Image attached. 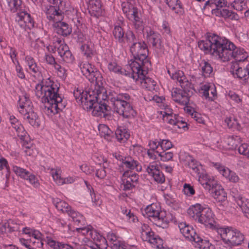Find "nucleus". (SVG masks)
Here are the masks:
<instances>
[{
	"label": "nucleus",
	"instance_id": "f257e3e1",
	"mask_svg": "<svg viewBox=\"0 0 249 249\" xmlns=\"http://www.w3.org/2000/svg\"><path fill=\"white\" fill-rule=\"evenodd\" d=\"M198 46L201 50L210 53L223 62L235 58L241 54L233 43L215 34L208 36L205 41H199Z\"/></svg>",
	"mask_w": 249,
	"mask_h": 249
},
{
	"label": "nucleus",
	"instance_id": "f03ea898",
	"mask_svg": "<svg viewBox=\"0 0 249 249\" xmlns=\"http://www.w3.org/2000/svg\"><path fill=\"white\" fill-rule=\"evenodd\" d=\"M59 88L56 85L44 86L37 84L36 86V94L38 98L42 95L41 101L45 104L44 112L48 115L62 111L66 107V101L58 93Z\"/></svg>",
	"mask_w": 249,
	"mask_h": 249
},
{
	"label": "nucleus",
	"instance_id": "7ed1b4c3",
	"mask_svg": "<svg viewBox=\"0 0 249 249\" xmlns=\"http://www.w3.org/2000/svg\"><path fill=\"white\" fill-rule=\"evenodd\" d=\"M73 94L77 102L84 110L90 111L92 109V114L93 116L106 117L107 115L106 112L110 107L106 103L102 101H96L94 97L88 95L87 91L77 88L73 91Z\"/></svg>",
	"mask_w": 249,
	"mask_h": 249
},
{
	"label": "nucleus",
	"instance_id": "20e7f679",
	"mask_svg": "<svg viewBox=\"0 0 249 249\" xmlns=\"http://www.w3.org/2000/svg\"><path fill=\"white\" fill-rule=\"evenodd\" d=\"M130 51L133 56L134 60L130 64V67L133 72V77L134 78V74L138 77L143 76V71L142 66L148 61L147 58L148 56V50L146 43L142 40H139L136 43L130 46Z\"/></svg>",
	"mask_w": 249,
	"mask_h": 249
},
{
	"label": "nucleus",
	"instance_id": "39448f33",
	"mask_svg": "<svg viewBox=\"0 0 249 249\" xmlns=\"http://www.w3.org/2000/svg\"><path fill=\"white\" fill-rule=\"evenodd\" d=\"M76 231L86 235L82 239L86 245L91 249H107V241L106 238L100 235L96 230L90 229L89 227H77Z\"/></svg>",
	"mask_w": 249,
	"mask_h": 249
},
{
	"label": "nucleus",
	"instance_id": "423d86ee",
	"mask_svg": "<svg viewBox=\"0 0 249 249\" xmlns=\"http://www.w3.org/2000/svg\"><path fill=\"white\" fill-rule=\"evenodd\" d=\"M187 213L194 220L204 225H211L214 221L212 211L200 204L197 203L190 207L187 210Z\"/></svg>",
	"mask_w": 249,
	"mask_h": 249
},
{
	"label": "nucleus",
	"instance_id": "0eeeda50",
	"mask_svg": "<svg viewBox=\"0 0 249 249\" xmlns=\"http://www.w3.org/2000/svg\"><path fill=\"white\" fill-rule=\"evenodd\" d=\"M227 2L226 0H208L204 5L203 9L210 6L213 15L224 18L237 20L238 16L235 13L227 8Z\"/></svg>",
	"mask_w": 249,
	"mask_h": 249
},
{
	"label": "nucleus",
	"instance_id": "6e6552de",
	"mask_svg": "<svg viewBox=\"0 0 249 249\" xmlns=\"http://www.w3.org/2000/svg\"><path fill=\"white\" fill-rule=\"evenodd\" d=\"M19 112L24 115V119L33 126L38 127L40 125L39 119L32 108L31 103L26 95L20 97L18 100Z\"/></svg>",
	"mask_w": 249,
	"mask_h": 249
},
{
	"label": "nucleus",
	"instance_id": "1a4fd4ad",
	"mask_svg": "<svg viewBox=\"0 0 249 249\" xmlns=\"http://www.w3.org/2000/svg\"><path fill=\"white\" fill-rule=\"evenodd\" d=\"M217 232L225 243L231 246L241 245L244 240V234L232 227L220 228L217 229Z\"/></svg>",
	"mask_w": 249,
	"mask_h": 249
},
{
	"label": "nucleus",
	"instance_id": "9d476101",
	"mask_svg": "<svg viewBox=\"0 0 249 249\" xmlns=\"http://www.w3.org/2000/svg\"><path fill=\"white\" fill-rule=\"evenodd\" d=\"M199 177V181L204 188L208 190L212 196L218 202H224L226 201L227 193L220 185L217 184L213 179L208 178L207 176H203L202 178L200 176Z\"/></svg>",
	"mask_w": 249,
	"mask_h": 249
},
{
	"label": "nucleus",
	"instance_id": "9b49d317",
	"mask_svg": "<svg viewBox=\"0 0 249 249\" xmlns=\"http://www.w3.org/2000/svg\"><path fill=\"white\" fill-rule=\"evenodd\" d=\"M142 214L145 217L149 218V220L157 226L163 229L167 227L169 220L164 212L155 210L150 205L146 208Z\"/></svg>",
	"mask_w": 249,
	"mask_h": 249
},
{
	"label": "nucleus",
	"instance_id": "f8f14e48",
	"mask_svg": "<svg viewBox=\"0 0 249 249\" xmlns=\"http://www.w3.org/2000/svg\"><path fill=\"white\" fill-rule=\"evenodd\" d=\"M53 5L47 7L46 9L47 18L53 22L62 20L64 18L63 6L61 0H53Z\"/></svg>",
	"mask_w": 249,
	"mask_h": 249
},
{
	"label": "nucleus",
	"instance_id": "ddd939ff",
	"mask_svg": "<svg viewBox=\"0 0 249 249\" xmlns=\"http://www.w3.org/2000/svg\"><path fill=\"white\" fill-rule=\"evenodd\" d=\"M81 71L84 75L90 82L96 83L100 81L101 78L99 71L93 65L89 63H85L81 65Z\"/></svg>",
	"mask_w": 249,
	"mask_h": 249
},
{
	"label": "nucleus",
	"instance_id": "4468645a",
	"mask_svg": "<svg viewBox=\"0 0 249 249\" xmlns=\"http://www.w3.org/2000/svg\"><path fill=\"white\" fill-rule=\"evenodd\" d=\"M147 227L148 226L145 224L142 227L141 237L142 240L155 245L158 249L162 247L163 240L158 235H155L153 231H146L144 229V228L146 229Z\"/></svg>",
	"mask_w": 249,
	"mask_h": 249
},
{
	"label": "nucleus",
	"instance_id": "2eb2a0df",
	"mask_svg": "<svg viewBox=\"0 0 249 249\" xmlns=\"http://www.w3.org/2000/svg\"><path fill=\"white\" fill-rule=\"evenodd\" d=\"M122 183L124 186V190L125 191L130 190L135 187L134 183H137L138 181L139 177L137 174H132L129 171L124 172L123 174Z\"/></svg>",
	"mask_w": 249,
	"mask_h": 249
},
{
	"label": "nucleus",
	"instance_id": "dca6fc26",
	"mask_svg": "<svg viewBox=\"0 0 249 249\" xmlns=\"http://www.w3.org/2000/svg\"><path fill=\"white\" fill-rule=\"evenodd\" d=\"M13 171L17 176L25 179L28 180L29 182L35 187L39 186V183L36 176L31 174L26 169L17 166H14L13 167Z\"/></svg>",
	"mask_w": 249,
	"mask_h": 249
},
{
	"label": "nucleus",
	"instance_id": "f3484780",
	"mask_svg": "<svg viewBox=\"0 0 249 249\" xmlns=\"http://www.w3.org/2000/svg\"><path fill=\"white\" fill-rule=\"evenodd\" d=\"M115 111L120 115L125 118H134L136 115V112L133 109L131 103L124 104H117L114 106Z\"/></svg>",
	"mask_w": 249,
	"mask_h": 249
},
{
	"label": "nucleus",
	"instance_id": "a211bd4d",
	"mask_svg": "<svg viewBox=\"0 0 249 249\" xmlns=\"http://www.w3.org/2000/svg\"><path fill=\"white\" fill-rule=\"evenodd\" d=\"M146 37L148 40L152 43V46L159 49H163L164 46L161 41L160 35L151 29L146 30Z\"/></svg>",
	"mask_w": 249,
	"mask_h": 249
},
{
	"label": "nucleus",
	"instance_id": "6ab92c4d",
	"mask_svg": "<svg viewBox=\"0 0 249 249\" xmlns=\"http://www.w3.org/2000/svg\"><path fill=\"white\" fill-rule=\"evenodd\" d=\"M191 85L189 82L181 85V89H179L178 96L180 99V105L187 106L192 92L191 91Z\"/></svg>",
	"mask_w": 249,
	"mask_h": 249
},
{
	"label": "nucleus",
	"instance_id": "aec40b11",
	"mask_svg": "<svg viewBox=\"0 0 249 249\" xmlns=\"http://www.w3.org/2000/svg\"><path fill=\"white\" fill-rule=\"evenodd\" d=\"M235 201L241 208L245 216L249 219V200L240 194H235L233 196Z\"/></svg>",
	"mask_w": 249,
	"mask_h": 249
},
{
	"label": "nucleus",
	"instance_id": "412c9836",
	"mask_svg": "<svg viewBox=\"0 0 249 249\" xmlns=\"http://www.w3.org/2000/svg\"><path fill=\"white\" fill-rule=\"evenodd\" d=\"M146 171L158 183H162L165 181L164 176L158 167L154 165H150L147 167Z\"/></svg>",
	"mask_w": 249,
	"mask_h": 249
},
{
	"label": "nucleus",
	"instance_id": "4be33fe9",
	"mask_svg": "<svg viewBox=\"0 0 249 249\" xmlns=\"http://www.w3.org/2000/svg\"><path fill=\"white\" fill-rule=\"evenodd\" d=\"M53 24L54 31L58 34L64 36H67L71 33V28L66 22H62L61 20L56 21Z\"/></svg>",
	"mask_w": 249,
	"mask_h": 249
},
{
	"label": "nucleus",
	"instance_id": "5701e85b",
	"mask_svg": "<svg viewBox=\"0 0 249 249\" xmlns=\"http://www.w3.org/2000/svg\"><path fill=\"white\" fill-rule=\"evenodd\" d=\"M123 167L125 168L131 173V171L136 169L137 171H141L142 170V166L139 165V162L134 160L131 157H125L123 160Z\"/></svg>",
	"mask_w": 249,
	"mask_h": 249
},
{
	"label": "nucleus",
	"instance_id": "b1692460",
	"mask_svg": "<svg viewBox=\"0 0 249 249\" xmlns=\"http://www.w3.org/2000/svg\"><path fill=\"white\" fill-rule=\"evenodd\" d=\"M132 101L130 96L128 93H121L116 97H111L110 102L113 106H117V104H124L131 103Z\"/></svg>",
	"mask_w": 249,
	"mask_h": 249
},
{
	"label": "nucleus",
	"instance_id": "393cba45",
	"mask_svg": "<svg viewBox=\"0 0 249 249\" xmlns=\"http://www.w3.org/2000/svg\"><path fill=\"white\" fill-rule=\"evenodd\" d=\"M17 17L18 18V20L19 21H23L25 24V26L28 28H31L34 26L33 19L31 18V15L27 12L18 13Z\"/></svg>",
	"mask_w": 249,
	"mask_h": 249
},
{
	"label": "nucleus",
	"instance_id": "a878e982",
	"mask_svg": "<svg viewBox=\"0 0 249 249\" xmlns=\"http://www.w3.org/2000/svg\"><path fill=\"white\" fill-rule=\"evenodd\" d=\"M202 96L206 99L211 101L213 100L216 95V91L215 89H211L209 85H204L201 87Z\"/></svg>",
	"mask_w": 249,
	"mask_h": 249
},
{
	"label": "nucleus",
	"instance_id": "bb28decb",
	"mask_svg": "<svg viewBox=\"0 0 249 249\" xmlns=\"http://www.w3.org/2000/svg\"><path fill=\"white\" fill-rule=\"evenodd\" d=\"M117 140L120 142H124L130 137V133L128 129L124 127L118 128L115 133Z\"/></svg>",
	"mask_w": 249,
	"mask_h": 249
},
{
	"label": "nucleus",
	"instance_id": "cd10ccee",
	"mask_svg": "<svg viewBox=\"0 0 249 249\" xmlns=\"http://www.w3.org/2000/svg\"><path fill=\"white\" fill-rule=\"evenodd\" d=\"M58 171L56 170L54 172L52 173L53 180L58 185H61L64 184L71 183L74 182V179L71 177H68L66 178H62L59 175Z\"/></svg>",
	"mask_w": 249,
	"mask_h": 249
},
{
	"label": "nucleus",
	"instance_id": "c85d7f7f",
	"mask_svg": "<svg viewBox=\"0 0 249 249\" xmlns=\"http://www.w3.org/2000/svg\"><path fill=\"white\" fill-rule=\"evenodd\" d=\"M53 203L58 211H62L63 213H68L71 208L67 203L58 198L53 199Z\"/></svg>",
	"mask_w": 249,
	"mask_h": 249
},
{
	"label": "nucleus",
	"instance_id": "c756f323",
	"mask_svg": "<svg viewBox=\"0 0 249 249\" xmlns=\"http://www.w3.org/2000/svg\"><path fill=\"white\" fill-rule=\"evenodd\" d=\"M68 214L72 218V220L77 226H80V225H84V220L83 216L78 212L71 208Z\"/></svg>",
	"mask_w": 249,
	"mask_h": 249
},
{
	"label": "nucleus",
	"instance_id": "7c9ffc66",
	"mask_svg": "<svg viewBox=\"0 0 249 249\" xmlns=\"http://www.w3.org/2000/svg\"><path fill=\"white\" fill-rule=\"evenodd\" d=\"M200 65L201 67L202 74L203 76L208 77L213 75V69L209 62L203 60Z\"/></svg>",
	"mask_w": 249,
	"mask_h": 249
},
{
	"label": "nucleus",
	"instance_id": "2f4dec72",
	"mask_svg": "<svg viewBox=\"0 0 249 249\" xmlns=\"http://www.w3.org/2000/svg\"><path fill=\"white\" fill-rule=\"evenodd\" d=\"M178 114H174L173 112H164L163 115V120L165 122L176 126Z\"/></svg>",
	"mask_w": 249,
	"mask_h": 249
},
{
	"label": "nucleus",
	"instance_id": "473e14b6",
	"mask_svg": "<svg viewBox=\"0 0 249 249\" xmlns=\"http://www.w3.org/2000/svg\"><path fill=\"white\" fill-rule=\"evenodd\" d=\"M166 4L172 10L175 11L176 14L181 13L182 7L179 0H165Z\"/></svg>",
	"mask_w": 249,
	"mask_h": 249
},
{
	"label": "nucleus",
	"instance_id": "72a5a7b5",
	"mask_svg": "<svg viewBox=\"0 0 249 249\" xmlns=\"http://www.w3.org/2000/svg\"><path fill=\"white\" fill-rule=\"evenodd\" d=\"M142 86L147 90L152 91L155 89L156 82L152 78L144 76L142 82Z\"/></svg>",
	"mask_w": 249,
	"mask_h": 249
},
{
	"label": "nucleus",
	"instance_id": "f704fd0d",
	"mask_svg": "<svg viewBox=\"0 0 249 249\" xmlns=\"http://www.w3.org/2000/svg\"><path fill=\"white\" fill-rule=\"evenodd\" d=\"M88 94L89 95H90V96L94 97V99L96 101L98 102L102 101L103 102L106 103V100L107 98V94H105L104 92H102V91L99 89L92 91V94H91L90 92H88Z\"/></svg>",
	"mask_w": 249,
	"mask_h": 249
},
{
	"label": "nucleus",
	"instance_id": "c9c22d12",
	"mask_svg": "<svg viewBox=\"0 0 249 249\" xmlns=\"http://www.w3.org/2000/svg\"><path fill=\"white\" fill-rule=\"evenodd\" d=\"M10 10L12 13H15L21 9V0H6Z\"/></svg>",
	"mask_w": 249,
	"mask_h": 249
},
{
	"label": "nucleus",
	"instance_id": "e433bc0d",
	"mask_svg": "<svg viewBox=\"0 0 249 249\" xmlns=\"http://www.w3.org/2000/svg\"><path fill=\"white\" fill-rule=\"evenodd\" d=\"M25 61L27 64L29 69L35 74L39 71V69L37 66L34 59L31 56L27 55L25 57Z\"/></svg>",
	"mask_w": 249,
	"mask_h": 249
},
{
	"label": "nucleus",
	"instance_id": "4c0bfd02",
	"mask_svg": "<svg viewBox=\"0 0 249 249\" xmlns=\"http://www.w3.org/2000/svg\"><path fill=\"white\" fill-rule=\"evenodd\" d=\"M15 130L17 133L18 136L20 138V139L25 142L28 143L30 140L29 135L25 131L23 125H21L19 127V128L17 127V129H15Z\"/></svg>",
	"mask_w": 249,
	"mask_h": 249
},
{
	"label": "nucleus",
	"instance_id": "58836bf2",
	"mask_svg": "<svg viewBox=\"0 0 249 249\" xmlns=\"http://www.w3.org/2000/svg\"><path fill=\"white\" fill-rule=\"evenodd\" d=\"M113 34L114 37L118 39V41L120 43H122L124 41V32L123 28L120 26H115Z\"/></svg>",
	"mask_w": 249,
	"mask_h": 249
},
{
	"label": "nucleus",
	"instance_id": "ea45409f",
	"mask_svg": "<svg viewBox=\"0 0 249 249\" xmlns=\"http://www.w3.org/2000/svg\"><path fill=\"white\" fill-rule=\"evenodd\" d=\"M235 77L240 79L244 78L245 80L247 79L249 77V64L245 68H241L238 70V72L235 73Z\"/></svg>",
	"mask_w": 249,
	"mask_h": 249
},
{
	"label": "nucleus",
	"instance_id": "a19ab883",
	"mask_svg": "<svg viewBox=\"0 0 249 249\" xmlns=\"http://www.w3.org/2000/svg\"><path fill=\"white\" fill-rule=\"evenodd\" d=\"M246 0H234L232 7L237 11H242L247 8Z\"/></svg>",
	"mask_w": 249,
	"mask_h": 249
},
{
	"label": "nucleus",
	"instance_id": "79ce46f5",
	"mask_svg": "<svg viewBox=\"0 0 249 249\" xmlns=\"http://www.w3.org/2000/svg\"><path fill=\"white\" fill-rule=\"evenodd\" d=\"M171 78L174 80H177L180 83V85L185 84L188 82V81H184L185 77L184 76V73L182 71H178L175 72L174 73H172Z\"/></svg>",
	"mask_w": 249,
	"mask_h": 249
},
{
	"label": "nucleus",
	"instance_id": "37998d69",
	"mask_svg": "<svg viewBox=\"0 0 249 249\" xmlns=\"http://www.w3.org/2000/svg\"><path fill=\"white\" fill-rule=\"evenodd\" d=\"M225 122L229 128H235L238 130L240 129V124L238 123L236 119H232L231 117L227 118L225 120Z\"/></svg>",
	"mask_w": 249,
	"mask_h": 249
},
{
	"label": "nucleus",
	"instance_id": "c03bdc74",
	"mask_svg": "<svg viewBox=\"0 0 249 249\" xmlns=\"http://www.w3.org/2000/svg\"><path fill=\"white\" fill-rule=\"evenodd\" d=\"M188 166L191 168L195 173L197 175H199L200 170L202 169V167L194 159H191L190 161L188 163Z\"/></svg>",
	"mask_w": 249,
	"mask_h": 249
},
{
	"label": "nucleus",
	"instance_id": "a18cd8bd",
	"mask_svg": "<svg viewBox=\"0 0 249 249\" xmlns=\"http://www.w3.org/2000/svg\"><path fill=\"white\" fill-rule=\"evenodd\" d=\"M44 241L53 249H60L61 247L64 245V243L56 242L55 240L49 237H47L46 239Z\"/></svg>",
	"mask_w": 249,
	"mask_h": 249
},
{
	"label": "nucleus",
	"instance_id": "49530a36",
	"mask_svg": "<svg viewBox=\"0 0 249 249\" xmlns=\"http://www.w3.org/2000/svg\"><path fill=\"white\" fill-rule=\"evenodd\" d=\"M166 203L174 209L178 207V203L176 199L169 194H165L164 196Z\"/></svg>",
	"mask_w": 249,
	"mask_h": 249
},
{
	"label": "nucleus",
	"instance_id": "de8ad7c7",
	"mask_svg": "<svg viewBox=\"0 0 249 249\" xmlns=\"http://www.w3.org/2000/svg\"><path fill=\"white\" fill-rule=\"evenodd\" d=\"M239 139L238 136H231L228 138L227 142L229 149H235L238 146Z\"/></svg>",
	"mask_w": 249,
	"mask_h": 249
},
{
	"label": "nucleus",
	"instance_id": "09e8293b",
	"mask_svg": "<svg viewBox=\"0 0 249 249\" xmlns=\"http://www.w3.org/2000/svg\"><path fill=\"white\" fill-rule=\"evenodd\" d=\"M125 37L127 42L131 44L136 43L140 40V39L135 36L133 32L131 31H128L126 33Z\"/></svg>",
	"mask_w": 249,
	"mask_h": 249
},
{
	"label": "nucleus",
	"instance_id": "8fccbe9b",
	"mask_svg": "<svg viewBox=\"0 0 249 249\" xmlns=\"http://www.w3.org/2000/svg\"><path fill=\"white\" fill-rule=\"evenodd\" d=\"M155 152L160 157V160L163 161H169L172 160L173 157V153L171 152H165L164 151L162 152H159L156 151Z\"/></svg>",
	"mask_w": 249,
	"mask_h": 249
},
{
	"label": "nucleus",
	"instance_id": "3c124183",
	"mask_svg": "<svg viewBox=\"0 0 249 249\" xmlns=\"http://www.w3.org/2000/svg\"><path fill=\"white\" fill-rule=\"evenodd\" d=\"M80 49L84 55L86 56L88 58L91 57L93 55V51L89 45H82L80 47Z\"/></svg>",
	"mask_w": 249,
	"mask_h": 249
},
{
	"label": "nucleus",
	"instance_id": "603ef678",
	"mask_svg": "<svg viewBox=\"0 0 249 249\" xmlns=\"http://www.w3.org/2000/svg\"><path fill=\"white\" fill-rule=\"evenodd\" d=\"M238 151L240 154L249 158V145L248 144L243 143L240 145L238 148Z\"/></svg>",
	"mask_w": 249,
	"mask_h": 249
},
{
	"label": "nucleus",
	"instance_id": "864d4df0",
	"mask_svg": "<svg viewBox=\"0 0 249 249\" xmlns=\"http://www.w3.org/2000/svg\"><path fill=\"white\" fill-rule=\"evenodd\" d=\"M60 57L63 61L66 63H71L74 60V57L70 50L63 53Z\"/></svg>",
	"mask_w": 249,
	"mask_h": 249
},
{
	"label": "nucleus",
	"instance_id": "5fc2aeb1",
	"mask_svg": "<svg viewBox=\"0 0 249 249\" xmlns=\"http://www.w3.org/2000/svg\"><path fill=\"white\" fill-rule=\"evenodd\" d=\"M158 145H160L164 151L167 150L173 147L172 143L168 140H160L158 142Z\"/></svg>",
	"mask_w": 249,
	"mask_h": 249
},
{
	"label": "nucleus",
	"instance_id": "6e6d98bb",
	"mask_svg": "<svg viewBox=\"0 0 249 249\" xmlns=\"http://www.w3.org/2000/svg\"><path fill=\"white\" fill-rule=\"evenodd\" d=\"M181 233L186 238L189 240L192 234H195V230L193 227L188 226L186 228H184Z\"/></svg>",
	"mask_w": 249,
	"mask_h": 249
},
{
	"label": "nucleus",
	"instance_id": "4d7b16f0",
	"mask_svg": "<svg viewBox=\"0 0 249 249\" xmlns=\"http://www.w3.org/2000/svg\"><path fill=\"white\" fill-rule=\"evenodd\" d=\"M184 194L188 196H192L195 194V190L190 184L185 183L183 186Z\"/></svg>",
	"mask_w": 249,
	"mask_h": 249
},
{
	"label": "nucleus",
	"instance_id": "13d9d810",
	"mask_svg": "<svg viewBox=\"0 0 249 249\" xmlns=\"http://www.w3.org/2000/svg\"><path fill=\"white\" fill-rule=\"evenodd\" d=\"M241 62V59H236V61L233 63L231 65V72L234 77H235V73L237 72L238 70L241 68V67L239 66V62Z\"/></svg>",
	"mask_w": 249,
	"mask_h": 249
},
{
	"label": "nucleus",
	"instance_id": "bf43d9fd",
	"mask_svg": "<svg viewBox=\"0 0 249 249\" xmlns=\"http://www.w3.org/2000/svg\"><path fill=\"white\" fill-rule=\"evenodd\" d=\"M89 8L92 11L99 12L101 8V4L100 0L92 1L89 4Z\"/></svg>",
	"mask_w": 249,
	"mask_h": 249
},
{
	"label": "nucleus",
	"instance_id": "052dcab7",
	"mask_svg": "<svg viewBox=\"0 0 249 249\" xmlns=\"http://www.w3.org/2000/svg\"><path fill=\"white\" fill-rule=\"evenodd\" d=\"M54 47L57 48V51L60 56L69 50V48L66 44H61L59 46L55 44Z\"/></svg>",
	"mask_w": 249,
	"mask_h": 249
},
{
	"label": "nucleus",
	"instance_id": "680f3d73",
	"mask_svg": "<svg viewBox=\"0 0 249 249\" xmlns=\"http://www.w3.org/2000/svg\"><path fill=\"white\" fill-rule=\"evenodd\" d=\"M121 67L117 65L115 63L110 62L108 64V69L110 71L116 73H119Z\"/></svg>",
	"mask_w": 249,
	"mask_h": 249
},
{
	"label": "nucleus",
	"instance_id": "e2e57ef3",
	"mask_svg": "<svg viewBox=\"0 0 249 249\" xmlns=\"http://www.w3.org/2000/svg\"><path fill=\"white\" fill-rule=\"evenodd\" d=\"M10 122L11 124V126L15 130L17 129V127H18L22 125L16 119L14 116H10Z\"/></svg>",
	"mask_w": 249,
	"mask_h": 249
},
{
	"label": "nucleus",
	"instance_id": "0e129e2a",
	"mask_svg": "<svg viewBox=\"0 0 249 249\" xmlns=\"http://www.w3.org/2000/svg\"><path fill=\"white\" fill-rule=\"evenodd\" d=\"M130 1H128L127 2H124L122 3V8L124 13H132V9L131 10L130 7H133V6L131 4Z\"/></svg>",
	"mask_w": 249,
	"mask_h": 249
},
{
	"label": "nucleus",
	"instance_id": "69168bd1",
	"mask_svg": "<svg viewBox=\"0 0 249 249\" xmlns=\"http://www.w3.org/2000/svg\"><path fill=\"white\" fill-rule=\"evenodd\" d=\"M200 249H213V246L206 240H203L199 245Z\"/></svg>",
	"mask_w": 249,
	"mask_h": 249
},
{
	"label": "nucleus",
	"instance_id": "338daca9",
	"mask_svg": "<svg viewBox=\"0 0 249 249\" xmlns=\"http://www.w3.org/2000/svg\"><path fill=\"white\" fill-rule=\"evenodd\" d=\"M104 167H100V168L96 170V176L100 179H103L106 177V172Z\"/></svg>",
	"mask_w": 249,
	"mask_h": 249
},
{
	"label": "nucleus",
	"instance_id": "774afa93",
	"mask_svg": "<svg viewBox=\"0 0 249 249\" xmlns=\"http://www.w3.org/2000/svg\"><path fill=\"white\" fill-rule=\"evenodd\" d=\"M189 240L194 241L195 243H197V245L199 246L203 239L198 234H197L195 231V234H192V235L191 236Z\"/></svg>",
	"mask_w": 249,
	"mask_h": 249
}]
</instances>
